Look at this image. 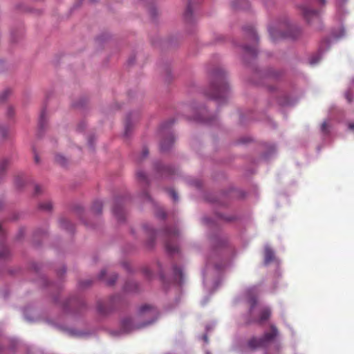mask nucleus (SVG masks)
Masks as SVG:
<instances>
[{
	"instance_id": "1",
	"label": "nucleus",
	"mask_w": 354,
	"mask_h": 354,
	"mask_svg": "<svg viewBox=\"0 0 354 354\" xmlns=\"http://www.w3.org/2000/svg\"><path fill=\"white\" fill-rule=\"evenodd\" d=\"M157 309L151 305H144L140 307L139 313L136 318H124L122 321L121 328L125 333H129L136 329L142 328L153 323L157 319Z\"/></svg>"
},
{
	"instance_id": "2",
	"label": "nucleus",
	"mask_w": 354,
	"mask_h": 354,
	"mask_svg": "<svg viewBox=\"0 0 354 354\" xmlns=\"http://www.w3.org/2000/svg\"><path fill=\"white\" fill-rule=\"evenodd\" d=\"M225 72L222 68H216L211 73L209 90L206 95L218 101L224 100L229 93L230 87L225 81Z\"/></svg>"
},
{
	"instance_id": "3",
	"label": "nucleus",
	"mask_w": 354,
	"mask_h": 354,
	"mask_svg": "<svg viewBox=\"0 0 354 354\" xmlns=\"http://www.w3.org/2000/svg\"><path fill=\"white\" fill-rule=\"evenodd\" d=\"M268 31L274 41L279 38L295 39L300 32L299 29L297 26L290 24L286 18L277 22L274 26H270Z\"/></svg>"
},
{
	"instance_id": "4",
	"label": "nucleus",
	"mask_w": 354,
	"mask_h": 354,
	"mask_svg": "<svg viewBox=\"0 0 354 354\" xmlns=\"http://www.w3.org/2000/svg\"><path fill=\"white\" fill-rule=\"evenodd\" d=\"M279 331L277 327L274 325H271L270 331L265 333L261 337H253L250 338L247 343L248 347L251 350L265 348L277 337Z\"/></svg>"
},
{
	"instance_id": "5",
	"label": "nucleus",
	"mask_w": 354,
	"mask_h": 354,
	"mask_svg": "<svg viewBox=\"0 0 354 354\" xmlns=\"http://www.w3.org/2000/svg\"><path fill=\"white\" fill-rule=\"evenodd\" d=\"M178 234L179 232L176 227H169L165 230V248L170 254L178 252V246L176 243Z\"/></svg>"
},
{
	"instance_id": "6",
	"label": "nucleus",
	"mask_w": 354,
	"mask_h": 354,
	"mask_svg": "<svg viewBox=\"0 0 354 354\" xmlns=\"http://www.w3.org/2000/svg\"><path fill=\"white\" fill-rule=\"evenodd\" d=\"M244 31L247 32L248 37L251 39V41L253 43V46H244L243 49L245 52L247 53L248 54L251 55L252 56H255L257 53V48L255 47V45L258 42L257 35L252 26L244 28Z\"/></svg>"
},
{
	"instance_id": "7",
	"label": "nucleus",
	"mask_w": 354,
	"mask_h": 354,
	"mask_svg": "<svg viewBox=\"0 0 354 354\" xmlns=\"http://www.w3.org/2000/svg\"><path fill=\"white\" fill-rule=\"evenodd\" d=\"M302 15L308 23H311L313 19H319V12L316 10H313L306 6L302 5L300 6Z\"/></svg>"
},
{
	"instance_id": "8",
	"label": "nucleus",
	"mask_w": 354,
	"mask_h": 354,
	"mask_svg": "<svg viewBox=\"0 0 354 354\" xmlns=\"http://www.w3.org/2000/svg\"><path fill=\"white\" fill-rule=\"evenodd\" d=\"M259 318L254 319L252 321H248L247 324H249L252 322H257L258 324H262L263 322L267 321L271 316V310L268 307H263L259 310Z\"/></svg>"
},
{
	"instance_id": "9",
	"label": "nucleus",
	"mask_w": 354,
	"mask_h": 354,
	"mask_svg": "<svg viewBox=\"0 0 354 354\" xmlns=\"http://www.w3.org/2000/svg\"><path fill=\"white\" fill-rule=\"evenodd\" d=\"M174 142V137L173 135H169L168 138H165L160 144V149L165 151L168 150Z\"/></svg>"
},
{
	"instance_id": "10",
	"label": "nucleus",
	"mask_w": 354,
	"mask_h": 354,
	"mask_svg": "<svg viewBox=\"0 0 354 354\" xmlns=\"http://www.w3.org/2000/svg\"><path fill=\"white\" fill-rule=\"evenodd\" d=\"M174 274L176 281L181 284L183 283V273L182 270L178 266H174Z\"/></svg>"
},
{
	"instance_id": "11",
	"label": "nucleus",
	"mask_w": 354,
	"mask_h": 354,
	"mask_svg": "<svg viewBox=\"0 0 354 354\" xmlns=\"http://www.w3.org/2000/svg\"><path fill=\"white\" fill-rule=\"evenodd\" d=\"M232 5L235 8L246 9L249 3L247 0H233Z\"/></svg>"
},
{
	"instance_id": "12",
	"label": "nucleus",
	"mask_w": 354,
	"mask_h": 354,
	"mask_svg": "<svg viewBox=\"0 0 354 354\" xmlns=\"http://www.w3.org/2000/svg\"><path fill=\"white\" fill-rule=\"evenodd\" d=\"M93 211L96 214H100L102 212V203L100 201H96L93 203L92 205Z\"/></svg>"
},
{
	"instance_id": "13",
	"label": "nucleus",
	"mask_w": 354,
	"mask_h": 354,
	"mask_svg": "<svg viewBox=\"0 0 354 354\" xmlns=\"http://www.w3.org/2000/svg\"><path fill=\"white\" fill-rule=\"evenodd\" d=\"M46 122V111L42 110L40 114L39 126L40 129H44Z\"/></svg>"
},
{
	"instance_id": "14",
	"label": "nucleus",
	"mask_w": 354,
	"mask_h": 354,
	"mask_svg": "<svg viewBox=\"0 0 354 354\" xmlns=\"http://www.w3.org/2000/svg\"><path fill=\"white\" fill-rule=\"evenodd\" d=\"M52 203L50 201H46L44 203H41L39 205V209L44 210V211H50L52 209Z\"/></svg>"
},
{
	"instance_id": "15",
	"label": "nucleus",
	"mask_w": 354,
	"mask_h": 354,
	"mask_svg": "<svg viewBox=\"0 0 354 354\" xmlns=\"http://www.w3.org/2000/svg\"><path fill=\"white\" fill-rule=\"evenodd\" d=\"M113 212L119 221H123L124 219L123 212L120 208L115 207Z\"/></svg>"
},
{
	"instance_id": "16",
	"label": "nucleus",
	"mask_w": 354,
	"mask_h": 354,
	"mask_svg": "<svg viewBox=\"0 0 354 354\" xmlns=\"http://www.w3.org/2000/svg\"><path fill=\"white\" fill-rule=\"evenodd\" d=\"M111 309H112L111 307H109L108 308H106L104 306V304H102V302H99L97 304V310L102 314L108 313L109 311L111 310Z\"/></svg>"
},
{
	"instance_id": "17",
	"label": "nucleus",
	"mask_w": 354,
	"mask_h": 354,
	"mask_svg": "<svg viewBox=\"0 0 354 354\" xmlns=\"http://www.w3.org/2000/svg\"><path fill=\"white\" fill-rule=\"evenodd\" d=\"M8 165H9V161L6 159L3 160L0 162V176L3 174L7 167L8 166Z\"/></svg>"
},
{
	"instance_id": "18",
	"label": "nucleus",
	"mask_w": 354,
	"mask_h": 354,
	"mask_svg": "<svg viewBox=\"0 0 354 354\" xmlns=\"http://www.w3.org/2000/svg\"><path fill=\"white\" fill-rule=\"evenodd\" d=\"M274 257L273 252L270 249H266L265 251V261L266 263H268L272 260Z\"/></svg>"
},
{
	"instance_id": "19",
	"label": "nucleus",
	"mask_w": 354,
	"mask_h": 354,
	"mask_svg": "<svg viewBox=\"0 0 354 354\" xmlns=\"http://www.w3.org/2000/svg\"><path fill=\"white\" fill-rule=\"evenodd\" d=\"M127 291H134L137 289V284L134 282H128L124 287Z\"/></svg>"
},
{
	"instance_id": "20",
	"label": "nucleus",
	"mask_w": 354,
	"mask_h": 354,
	"mask_svg": "<svg viewBox=\"0 0 354 354\" xmlns=\"http://www.w3.org/2000/svg\"><path fill=\"white\" fill-rule=\"evenodd\" d=\"M8 134V129L0 127V141L6 139Z\"/></svg>"
},
{
	"instance_id": "21",
	"label": "nucleus",
	"mask_w": 354,
	"mask_h": 354,
	"mask_svg": "<svg viewBox=\"0 0 354 354\" xmlns=\"http://www.w3.org/2000/svg\"><path fill=\"white\" fill-rule=\"evenodd\" d=\"M136 176L138 180L147 183V178L145 175V172L142 171H138L136 174Z\"/></svg>"
},
{
	"instance_id": "22",
	"label": "nucleus",
	"mask_w": 354,
	"mask_h": 354,
	"mask_svg": "<svg viewBox=\"0 0 354 354\" xmlns=\"http://www.w3.org/2000/svg\"><path fill=\"white\" fill-rule=\"evenodd\" d=\"M55 161L61 165H65L66 163V159L62 155H56Z\"/></svg>"
},
{
	"instance_id": "23",
	"label": "nucleus",
	"mask_w": 354,
	"mask_h": 354,
	"mask_svg": "<svg viewBox=\"0 0 354 354\" xmlns=\"http://www.w3.org/2000/svg\"><path fill=\"white\" fill-rule=\"evenodd\" d=\"M250 314L252 316L253 314L254 306L257 304V299L254 297H252L250 299Z\"/></svg>"
},
{
	"instance_id": "24",
	"label": "nucleus",
	"mask_w": 354,
	"mask_h": 354,
	"mask_svg": "<svg viewBox=\"0 0 354 354\" xmlns=\"http://www.w3.org/2000/svg\"><path fill=\"white\" fill-rule=\"evenodd\" d=\"M118 279V276L115 274H113L110 276V277L106 280L107 284L111 286L113 285L115 281Z\"/></svg>"
},
{
	"instance_id": "25",
	"label": "nucleus",
	"mask_w": 354,
	"mask_h": 354,
	"mask_svg": "<svg viewBox=\"0 0 354 354\" xmlns=\"http://www.w3.org/2000/svg\"><path fill=\"white\" fill-rule=\"evenodd\" d=\"M11 91L10 89L5 90L0 96V102L6 100V99L10 95Z\"/></svg>"
},
{
	"instance_id": "26",
	"label": "nucleus",
	"mask_w": 354,
	"mask_h": 354,
	"mask_svg": "<svg viewBox=\"0 0 354 354\" xmlns=\"http://www.w3.org/2000/svg\"><path fill=\"white\" fill-rule=\"evenodd\" d=\"M131 122H130V118H127V120H126V122H125V136H128L129 135V133L130 131V129H131Z\"/></svg>"
},
{
	"instance_id": "27",
	"label": "nucleus",
	"mask_w": 354,
	"mask_h": 354,
	"mask_svg": "<svg viewBox=\"0 0 354 354\" xmlns=\"http://www.w3.org/2000/svg\"><path fill=\"white\" fill-rule=\"evenodd\" d=\"M192 15V7H191L190 5H189L187 7V9H186V11H185V17L186 18V19H189L191 17Z\"/></svg>"
},
{
	"instance_id": "28",
	"label": "nucleus",
	"mask_w": 354,
	"mask_h": 354,
	"mask_svg": "<svg viewBox=\"0 0 354 354\" xmlns=\"http://www.w3.org/2000/svg\"><path fill=\"white\" fill-rule=\"evenodd\" d=\"M169 196L172 198L174 201H177L178 199L177 193L174 189H169L168 191Z\"/></svg>"
},
{
	"instance_id": "29",
	"label": "nucleus",
	"mask_w": 354,
	"mask_h": 354,
	"mask_svg": "<svg viewBox=\"0 0 354 354\" xmlns=\"http://www.w3.org/2000/svg\"><path fill=\"white\" fill-rule=\"evenodd\" d=\"M345 97L348 100V102H351L353 100V94L351 91H348L345 93Z\"/></svg>"
},
{
	"instance_id": "30",
	"label": "nucleus",
	"mask_w": 354,
	"mask_h": 354,
	"mask_svg": "<svg viewBox=\"0 0 354 354\" xmlns=\"http://www.w3.org/2000/svg\"><path fill=\"white\" fill-rule=\"evenodd\" d=\"M157 169L160 172H169V173L171 171V169L169 167L162 166V165H161L160 167H157Z\"/></svg>"
},
{
	"instance_id": "31",
	"label": "nucleus",
	"mask_w": 354,
	"mask_h": 354,
	"mask_svg": "<svg viewBox=\"0 0 354 354\" xmlns=\"http://www.w3.org/2000/svg\"><path fill=\"white\" fill-rule=\"evenodd\" d=\"M321 129L323 133H328V124L326 122L322 123Z\"/></svg>"
},
{
	"instance_id": "32",
	"label": "nucleus",
	"mask_w": 354,
	"mask_h": 354,
	"mask_svg": "<svg viewBox=\"0 0 354 354\" xmlns=\"http://www.w3.org/2000/svg\"><path fill=\"white\" fill-rule=\"evenodd\" d=\"M156 216L160 218H165L166 217V214L162 209H159L156 212Z\"/></svg>"
},
{
	"instance_id": "33",
	"label": "nucleus",
	"mask_w": 354,
	"mask_h": 354,
	"mask_svg": "<svg viewBox=\"0 0 354 354\" xmlns=\"http://www.w3.org/2000/svg\"><path fill=\"white\" fill-rule=\"evenodd\" d=\"M319 60V57L317 55V56H315V57H313L310 59V64L311 65H313V64H317Z\"/></svg>"
},
{
	"instance_id": "34",
	"label": "nucleus",
	"mask_w": 354,
	"mask_h": 354,
	"mask_svg": "<svg viewBox=\"0 0 354 354\" xmlns=\"http://www.w3.org/2000/svg\"><path fill=\"white\" fill-rule=\"evenodd\" d=\"M148 154H149V151H148V149H147V148H144V149H142V157H141V158H140V159H142V158H144L147 157V156H148Z\"/></svg>"
},
{
	"instance_id": "35",
	"label": "nucleus",
	"mask_w": 354,
	"mask_h": 354,
	"mask_svg": "<svg viewBox=\"0 0 354 354\" xmlns=\"http://www.w3.org/2000/svg\"><path fill=\"white\" fill-rule=\"evenodd\" d=\"M106 274V271L105 270H102L100 272V274H99V279H102V280H104V277H105Z\"/></svg>"
},
{
	"instance_id": "36",
	"label": "nucleus",
	"mask_w": 354,
	"mask_h": 354,
	"mask_svg": "<svg viewBox=\"0 0 354 354\" xmlns=\"http://www.w3.org/2000/svg\"><path fill=\"white\" fill-rule=\"evenodd\" d=\"M68 223V221L66 219L61 220V225L62 227L68 229L67 224Z\"/></svg>"
},
{
	"instance_id": "37",
	"label": "nucleus",
	"mask_w": 354,
	"mask_h": 354,
	"mask_svg": "<svg viewBox=\"0 0 354 354\" xmlns=\"http://www.w3.org/2000/svg\"><path fill=\"white\" fill-rule=\"evenodd\" d=\"M91 283V280H86V281L82 282V286H88Z\"/></svg>"
},
{
	"instance_id": "38",
	"label": "nucleus",
	"mask_w": 354,
	"mask_h": 354,
	"mask_svg": "<svg viewBox=\"0 0 354 354\" xmlns=\"http://www.w3.org/2000/svg\"><path fill=\"white\" fill-rule=\"evenodd\" d=\"M7 113L9 117H11L14 114V111L12 107L8 108Z\"/></svg>"
},
{
	"instance_id": "39",
	"label": "nucleus",
	"mask_w": 354,
	"mask_h": 354,
	"mask_svg": "<svg viewBox=\"0 0 354 354\" xmlns=\"http://www.w3.org/2000/svg\"><path fill=\"white\" fill-rule=\"evenodd\" d=\"M348 128H349L351 130L354 131V122H353V123H350V124H348Z\"/></svg>"
},
{
	"instance_id": "40",
	"label": "nucleus",
	"mask_w": 354,
	"mask_h": 354,
	"mask_svg": "<svg viewBox=\"0 0 354 354\" xmlns=\"http://www.w3.org/2000/svg\"><path fill=\"white\" fill-rule=\"evenodd\" d=\"M35 162L36 163H39V157L37 154H35Z\"/></svg>"
},
{
	"instance_id": "41",
	"label": "nucleus",
	"mask_w": 354,
	"mask_h": 354,
	"mask_svg": "<svg viewBox=\"0 0 354 354\" xmlns=\"http://www.w3.org/2000/svg\"><path fill=\"white\" fill-rule=\"evenodd\" d=\"M39 192H40V187L38 185L35 186V193L39 194Z\"/></svg>"
},
{
	"instance_id": "42",
	"label": "nucleus",
	"mask_w": 354,
	"mask_h": 354,
	"mask_svg": "<svg viewBox=\"0 0 354 354\" xmlns=\"http://www.w3.org/2000/svg\"><path fill=\"white\" fill-rule=\"evenodd\" d=\"M318 3L324 5L326 3V0H316Z\"/></svg>"
},
{
	"instance_id": "43",
	"label": "nucleus",
	"mask_w": 354,
	"mask_h": 354,
	"mask_svg": "<svg viewBox=\"0 0 354 354\" xmlns=\"http://www.w3.org/2000/svg\"><path fill=\"white\" fill-rule=\"evenodd\" d=\"M203 340H204L205 342H208V338H207V335H204V336H203Z\"/></svg>"
},
{
	"instance_id": "44",
	"label": "nucleus",
	"mask_w": 354,
	"mask_h": 354,
	"mask_svg": "<svg viewBox=\"0 0 354 354\" xmlns=\"http://www.w3.org/2000/svg\"><path fill=\"white\" fill-rule=\"evenodd\" d=\"M339 2H344L346 0H337Z\"/></svg>"
},
{
	"instance_id": "45",
	"label": "nucleus",
	"mask_w": 354,
	"mask_h": 354,
	"mask_svg": "<svg viewBox=\"0 0 354 354\" xmlns=\"http://www.w3.org/2000/svg\"><path fill=\"white\" fill-rule=\"evenodd\" d=\"M146 197L149 199V196L147 195V194H145Z\"/></svg>"
},
{
	"instance_id": "46",
	"label": "nucleus",
	"mask_w": 354,
	"mask_h": 354,
	"mask_svg": "<svg viewBox=\"0 0 354 354\" xmlns=\"http://www.w3.org/2000/svg\"><path fill=\"white\" fill-rule=\"evenodd\" d=\"M153 234H154V232L153 231V232H152V234H151V235H152V236H153Z\"/></svg>"
},
{
	"instance_id": "47",
	"label": "nucleus",
	"mask_w": 354,
	"mask_h": 354,
	"mask_svg": "<svg viewBox=\"0 0 354 354\" xmlns=\"http://www.w3.org/2000/svg\"><path fill=\"white\" fill-rule=\"evenodd\" d=\"M206 354H210V353H209V352H207V353H206Z\"/></svg>"
}]
</instances>
